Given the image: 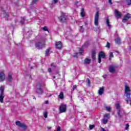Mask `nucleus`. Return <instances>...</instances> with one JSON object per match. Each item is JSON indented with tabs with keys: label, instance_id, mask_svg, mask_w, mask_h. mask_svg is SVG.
I'll use <instances>...</instances> for the list:
<instances>
[{
	"label": "nucleus",
	"instance_id": "obj_1",
	"mask_svg": "<svg viewBox=\"0 0 131 131\" xmlns=\"http://www.w3.org/2000/svg\"><path fill=\"white\" fill-rule=\"evenodd\" d=\"M16 125L19 127V130L21 131H25L26 129H27L28 126H27V125H26L24 123H21L20 121H17L15 122Z\"/></svg>",
	"mask_w": 131,
	"mask_h": 131
},
{
	"label": "nucleus",
	"instance_id": "obj_2",
	"mask_svg": "<svg viewBox=\"0 0 131 131\" xmlns=\"http://www.w3.org/2000/svg\"><path fill=\"white\" fill-rule=\"evenodd\" d=\"M125 94L127 99H130V89L129 87L126 85H125Z\"/></svg>",
	"mask_w": 131,
	"mask_h": 131
},
{
	"label": "nucleus",
	"instance_id": "obj_3",
	"mask_svg": "<svg viewBox=\"0 0 131 131\" xmlns=\"http://www.w3.org/2000/svg\"><path fill=\"white\" fill-rule=\"evenodd\" d=\"M100 15V12L99 11L96 12L95 17H94V24L96 26L99 25V16Z\"/></svg>",
	"mask_w": 131,
	"mask_h": 131
},
{
	"label": "nucleus",
	"instance_id": "obj_4",
	"mask_svg": "<svg viewBox=\"0 0 131 131\" xmlns=\"http://www.w3.org/2000/svg\"><path fill=\"white\" fill-rule=\"evenodd\" d=\"M36 93L37 94H42V89H41V83H37L36 85Z\"/></svg>",
	"mask_w": 131,
	"mask_h": 131
},
{
	"label": "nucleus",
	"instance_id": "obj_5",
	"mask_svg": "<svg viewBox=\"0 0 131 131\" xmlns=\"http://www.w3.org/2000/svg\"><path fill=\"white\" fill-rule=\"evenodd\" d=\"M67 108V105L64 103H61L59 106V111L61 113L66 112V109Z\"/></svg>",
	"mask_w": 131,
	"mask_h": 131
},
{
	"label": "nucleus",
	"instance_id": "obj_6",
	"mask_svg": "<svg viewBox=\"0 0 131 131\" xmlns=\"http://www.w3.org/2000/svg\"><path fill=\"white\" fill-rule=\"evenodd\" d=\"M105 57H106L105 53H104L103 51L100 52L98 54V63H101V62H102V58L104 59Z\"/></svg>",
	"mask_w": 131,
	"mask_h": 131
},
{
	"label": "nucleus",
	"instance_id": "obj_7",
	"mask_svg": "<svg viewBox=\"0 0 131 131\" xmlns=\"http://www.w3.org/2000/svg\"><path fill=\"white\" fill-rule=\"evenodd\" d=\"M45 46V42H38L35 44V47L38 50H42Z\"/></svg>",
	"mask_w": 131,
	"mask_h": 131
},
{
	"label": "nucleus",
	"instance_id": "obj_8",
	"mask_svg": "<svg viewBox=\"0 0 131 131\" xmlns=\"http://www.w3.org/2000/svg\"><path fill=\"white\" fill-rule=\"evenodd\" d=\"M131 18V14L129 13H127L124 16V17L122 19V22L123 23H125V22H127L129 19Z\"/></svg>",
	"mask_w": 131,
	"mask_h": 131
},
{
	"label": "nucleus",
	"instance_id": "obj_9",
	"mask_svg": "<svg viewBox=\"0 0 131 131\" xmlns=\"http://www.w3.org/2000/svg\"><path fill=\"white\" fill-rule=\"evenodd\" d=\"M59 19L60 22L64 23L66 22V21L67 20V16H66V15H65V14L62 13L61 14V16L60 17H59Z\"/></svg>",
	"mask_w": 131,
	"mask_h": 131
},
{
	"label": "nucleus",
	"instance_id": "obj_10",
	"mask_svg": "<svg viewBox=\"0 0 131 131\" xmlns=\"http://www.w3.org/2000/svg\"><path fill=\"white\" fill-rule=\"evenodd\" d=\"M116 68H117V67L112 64L110 66L108 70L110 72H111V73H114V72H115V69H116Z\"/></svg>",
	"mask_w": 131,
	"mask_h": 131
},
{
	"label": "nucleus",
	"instance_id": "obj_11",
	"mask_svg": "<svg viewBox=\"0 0 131 131\" xmlns=\"http://www.w3.org/2000/svg\"><path fill=\"white\" fill-rule=\"evenodd\" d=\"M118 116L119 118H121L123 115H124V111L123 110L120 109L118 110L117 111Z\"/></svg>",
	"mask_w": 131,
	"mask_h": 131
},
{
	"label": "nucleus",
	"instance_id": "obj_12",
	"mask_svg": "<svg viewBox=\"0 0 131 131\" xmlns=\"http://www.w3.org/2000/svg\"><path fill=\"white\" fill-rule=\"evenodd\" d=\"M109 114H106L104 118L102 119L103 124H106L108 122V116H109Z\"/></svg>",
	"mask_w": 131,
	"mask_h": 131
},
{
	"label": "nucleus",
	"instance_id": "obj_13",
	"mask_svg": "<svg viewBox=\"0 0 131 131\" xmlns=\"http://www.w3.org/2000/svg\"><path fill=\"white\" fill-rule=\"evenodd\" d=\"M115 15L117 18H121L122 14L117 9L115 10Z\"/></svg>",
	"mask_w": 131,
	"mask_h": 131
},
{
	"label": "nucleus",
	"instance_id": "obj_14",
	"mask_svg": "<svg viewBox=\"0 0 131 131\" xmlns=\"http://www.w3.org/2000/svg\"><path fill=\"white\" fill-rule=\"evenodd\" d=\"M6 79V75L3 72H0V81H4Z\"/></svg>",
	"mask_w": 131,
	"mask_h": 131
},
{
	"label": "nucleus",
	"instance_id": "obj_15",
	"mask_svg": "<svg viewBox=\"0 0 131 131\" xmlns=\"http://www.w3.org/2000/svg\"><path fill=\"white\" fill-rule=\"evenodd\" d=\"M55 48L56 49H61V48H62V42H56L55 43Z\"/></svg>",
	"mask_w": 131,
	"mask_h": 131
},
{
	"label": "nucleus",
	"instance_id": "obj_16",
	"mask_svg": "<svg viewBox=\"0 0 131 131\" xmlns=\"http://www.w3.org/2000/svg\"><path fill=\"white\" fill-rule=\"evenodd\" d=\"M104 91L105 89L104 88V87L100 88L99 90H98V94L99 95V96H102V95L104 94Z\"/></svg>",
	"mask_w": 131,
	"mask_h": 131
},
{
	"label": "nucleus",
	"instance_id": "obj_17",
	"mask_svg": "<svg viewBox=\"0 0 131 131\" xmlns=\"http://www.w3.org/2000/svg\"><path fill=\"white\" fill-rule=\"evenodd\" d=\"M7 79L10 82L13 81V77H12V73H9L8 75Z\"/></svg>",
	"mask_w": 131,
	"mask_h": 131
},
{
	"label": "nucleus",
	"instance_id": "obj_18",
	"mask_svg": "<svg viewBox=\"0 0 131 131\" xmlns=\"http://www.w3.org/2000/svg\"><path fill=\"white\" fill-rule=\"evenodd\" d=\"M96 52L95 50L92 51L91 56L93 60H96Z\"/></svg>",
	"mask_w": 131,
	"mask_h": 131
},
{
	"label": "nucleus",
	"instance_id": "obj_19",
	"mask_svg": "<svg viewBox=\"0 0 131 131\" xmlns=\"http://www.w3.org/2000/svg\"><path fill=\"white\" fill-rule=\"evenodd\" d=\"M106 24L109 29H110V28H111V25H110V22L109 21V17H106Z\"/></svg>",
	"mask_w": 131,
	"mask_h": 131
},
{
	"label": "nucleus",
	"instance_id": "obj_20",
	"mask_svg": "<svg viewBox=\"0 0 131 131\" xmlns=\"http://www.w3.org/2000/svg\"><path fill=\"white\" fill-rule=\"evenodd\" d=\"M58 98H59V99H60L61 100H63V99H64V94L63 93V92L60 93L58 96Z\"/></svg>",
	"mask_w": 131,
	"mask_h": 131
},
{
	"label": "nucleus",
	"instance_id": "obj_21",
	"mask_svg": "<svg viewBox=\"0 0 131 131\" xmlns=\"http://www.w3.org/2000/svg\"><path fill=\"white\" fill-rule=\"evenodd\" d=\"M115 42L116 43H117V45H120L121 43V41H120V37H117L116 39H115Z\"/></svg>",
	"mask_w": 131,
	"mask_h": 131
},
{
	"label": "nucleus",
	"instance_id": "obj_22",
	"mask_svg": "<svg viewBox=\"0 0 131 131\" xmlns=\"http://www.w3.org/2000/svg\"><path fill=\"white\" fill-rule=\"evenodd\" d=\"M4 95V94H1L0 95V102H1V103H4V98H5V96Z\"/></svg>",
	"mask_w": 131,
	"mask_h": 131
},
{
	"label": "nucleus",
	"instance_id": "obj_23",
	"mask_svg": "<svg viewBox=\"0 0 131 131\" xmlns=\"http://www.w3.org/2000/svg\"><path fill=\"white\" fill-rule=\"evenodd\" d=\"M84 63H85V64H90V63H91V59L90 58H85L84 60Z\"/></svg>",
	"mask_w": 131,
	"mask_h": 131
},
{
	"label": "nucleus",
	"instance_id": "obj_24",
	"mask_svg": "<svg viewBox=\"0 0 131 131\" xmlns=\"http://www.w3.org/2000/svg\"><path fill=\"white\" fill-rule=\"evenodd\" d=\"M81 16L84 17L85 16V13L84 12V9L82 8L81 10Z\"/></svg>",
	"mask_w": 131,
	"mask_h": 131
},
{
	"label": "nucleus",
	"instance_id": "obj_25",
	"mask_svg": "<svg viewBox=\"0 0 131 131\" xmlns=\"http://www.w3.org/2000/svg\"><path fill=\"white\" fill-rule=\"evenodd\" d=\"M26 18L25 17H21V19L20 20V23L22 25L25 23V20Z\"/></svg>",
	"mask_w": 131,
	"mask_h": 131
},
{
	"label": "nucleus",
	"instance_id": "obj_26",
	"mask_svg": "<svg viewBox=\"0 0 131 131\" xmlns=\"http://www.w3.org/2000/svg\"><path fill=\"white\" fill-rule=\"evenodd\" d=\"M86 82L87 83L88 86H91V81L90 80V79L87 78L86 80Z\"/></svg>",
	"mask_w": 131,
	"mask_h": 131
},
{
	"label": "nucleus",
	"instance_id": "obj_27",
	"mask_svg": "<svg viewBox=\"0 0 131 131\" xmlns=\"http://www.w3.org/2000/svg\"><path fill=\"white\" fill-rule=\"evenodd\" d=\"M5 90L4 86H2L0 88V91H1V94L3 95L4 94V91Z\"/></svg>",
	"mask_w": 131,
	"mask_h": 131
},
{
	"label": "nucleus",
	"instance_id": "obj_28",
	"mask_svg": "<svg viewBox=\"0 0 131 131\" xmlns=\"http://www.w3.org/2000/svg\"><path fill=\"white\" fill-rule=\"evenodd\" d=\"M45 55L50 56V49H48L45 51Z\"/></svg>",
	"mask_w": 131,
	"mask_h": 131
},
{
	"label": "nucleus",
	"instance_id": "obj_29",
	"mask_svg": "<svg viewBox=\"0 0 131 131\" xmlns=\"http://www.w3.org/2000/svg\"><path fill=\"white\" fill-rule=\"evenodd\" d=\"M89 46H90V42L89 41H86L83 46L82 47H84L85 48H87V47H89Z\"/></svg>",
	"mask_w": 131,
	"mask_h": 131
},
{
	"label": "nucleus",
	"instance_id": "obj_30",
	"mask_svg": "<svg viewBox=\"0 0 131 131\" xmlns=\"http://www.w3.org/2000/svg\"><path fill=\"white\" fill-rule=\"evenodd\" d=\"M116 108L117 110H120V105L119 104V103H117L116 104Z\"/></svg>",
	"mask_w": 131,
	"mask_h": 131
},
{
	"label": "nucleus",
	"instance_id": "obj_31",
	"mask_svg": "<svg viewBox=\"0 0 131 131\" xmlns=\"http://www.w3.org/2000/svg\"><path fill=\"white\" fill-rule=\"evenodd\" d=\"M43 117L45 118H48V112H45L43 113Z\"/></svg>",
	"mask_w": 131,
	"mask_h": 131
},
{
	"label": "nucleus",
	"instance_id": "obj_32",
	"mask_svg": "<svg viewBox=\"0 0 131 131\" xmlns=\"http://www.w3.org/2000/svg\"><path fill=\"white\" fill-rule=\"evenodd\" d=\"M126 3L128 6H130L131 5V0H126Z\"/></svg>",
	"mask_w": 131,
	"mask_h": 131
},
{
	"label": "nucleus",
	"instance_id": "obj_33",
	"mask_svg": "<svg viewBox=\"0 0 131 131\" xmlns=\"http://www.w3.org/2000/svg\"><path fill=\"white\" fill-rule=\"evenodd\" d=\"M79 54L80 55H82L83 54V48H81L79 50Z\"/></svg>",
	"mask_w": 131,
	"mask_h": 131
},
{
	"label": "nucleus",
	"instance_id": "obj_34",
	"mask_svg": "<svg viewBox=\"0 0 131 131\" xmlns=\"http://www.w3.org/2000/svg\"><path fill=\"white\" fill-rule=\"evenodd\" d=\"M106 48H107L108 49H110V47H111V44L109 42H107L106 43Z\"/></svg>",
	"mask_w": 131,
	"mask_h": 131
},
{
	"label": "nucleus",
	"instance_id": "obj_35",
	"mask_svg": "<svg viewBox=\"0 0 131 131\" xmlns=\"http://www.w3.org/2000/svg\"><path fill=\"white\" fill-rule=\"evenodd\" d=\"M114 57V55H113V52H110V60H111V58H113Z\"/></svg>",
	"mask_w": 131,
	"mask_h": 131
},
{
	"label": "nucleus",
	"instance_id": "obj_36",
	"mask_svg": "<svg viewBox=\"0 0 131 131\" xmlns=\"http://www.w3.org/2000/svg\"><path fill=\"white\" fill-rule=\"evenodd\" d=\"M43 30H44V31H48L49 32V30L48 29V27L47 26H45L44 27L42 28Z\"/></svg>",
	"mask_w": 131,
	"mask_h": 131
},
{
	"label": "nucleus",
	"instance_id": "obj_37",
	"mask_svg": "<svg viewBox=\"0 0 131 131\" xmlns=\"http://www.w3.org/2000/svg\"><path fill=\"white\" fill-rule=\"evenodd\" d=\"M105 108L106 109V111H108V112H110V111H111V107L109 106L105 107Z\"/></svg>",
	"mask_w": 131,
	"mask_h": 131
},
{
	"label": "nucleus",
	"instance_id": "obj_38",
	"mask_svg": "<svg viewBox=\"0 0 131 131\" xmlns=\"http://www.w3.org/2000/svg\"><path fill=\"white\" fill-rule=\"evenodd\" d=\"M51 66L53 68H57V65H55V64H54V63H51Z\"/></svg>",
	"mask_w": 131,
	"mask_h": 131
},
{
	"label": "nucleus",
	"instance_id": "obj_39",
	"mask_svg": "<svg viewBox=\"0 0 131 131\" xmlns=\"http://www.w3.org/2000/svg\"><path fill=\"white\" fill-rule=\"evenodd\" d=\"M4 16L6 17L7 18V17H9V15L8 14V13L7 12H4Z\"/></svg>",
	"mask_w": 131,
	"mask_h": 131
},
{
	"label": "nucleus",
	"instance_id": "obj_40",
	"mask_svg": "<svg viewBox=\"0 0 131 131\" xmlns=\"http://www.w3.org/2000/svg\"><path fill=\"white\" fill-rule=\"evenodd\" d=\"M89 127L90 129H93L95 127V125H90Z\"/></svg>",
	"mask_w": 131,
	"mask_h": 131
},
{
	"label": "nucleus",
	"instance_id": "obj_41",
	"mask_svg": "<svg viewBox=\"0 0 131 131\" xmlns=\"http://www.w3.org/2000/svg\"><path fill=\"white\" fill-rule=\"evenodd\" d=\"M128 127H129V125L128 124H126L125 125V129H128Z\"/></svg>",
	"mask_w": 131,
	"mask_h": 131
},
{
	"label": "nucleus",
	"instance_id": "obj_42",
	"mask_svg": "<svg viewBox=\"0 0 131 131\" xmlns=\"http://www.w3.org/2000/svg\"><path fill=\"white\" fill-rule=\"evenodd\" d=\"M58 3V0H53L52 4H57Z\"/></svg>",
	"mask_w": 131,
	"mask_h": 131
},
{
	"label": "nucleus",
	"instance_id": "obj_43",
	"mask_svg": "<svg viewBox=\"0 0 131 131\" xmlns=\"http://www.w3.org/2000/svg\"><path fill=\"white\" fill-rule=\"evenodd\" d=\"M93 29L94 30V31H97V30H99L98 28H95V27H93Z\"/></svg>",
	"mask_w": 131,
	"mask_h": 131
},
{
	"label": "nucleus",
	"instance_id": "obj_44",
	"mask_svg": "<svg viewBox=\"0 0 131 131\" xmlns=\"http://www.w3.org/2000/svg\"><path fill=\"white\" fill-rule=\"evenodd\" d=\"M61 130V127L60 126H58L57 127V131H60Z\"/></svg>",
	"mask_w": 131,
	"mask_h": 131
},
{
	"label": "nucleus",
	"instance_id": "obj_45",
	"mask_svg": "<svg viewBox=\"0 0 131 131\" xmlns=\"http://www.w3.org/2000/svg\"><path fill=\"white\" fill-rule=\"evenodd\" d=\"M80 28L81 29H82V32L83 31V30H84V29H83V26H80Z\"/></svg>",
	"mask_w": 131,
	"mask_h": 131
},
{
	"label": "nucleus",
	"instance_id": "obj_46",
	"mask_svg": "<svg viewBox=\"0 0 131 131\" xmlns=\"http://www.w3.org/2000/svg\"><path fill=\"white\" fill-rule=\"evenodd\" d=\"M38 0H33V4H36V2H37Z\"/></svg>",
	"mask_w": 131,
	"mask_h": 131
},
{
	"label": "nucleus",
	"instance_id": "obj_47",
	"mask_svg": "<svg viewBox=\"0 0 131 131\" xmlns=\"http://www.w3.org/2000/svg\"><path fill=\"white\" fill-rule=\"evenodd\" d=\"M108 3L110 4V5H112V0H108Z\"/></svg>",
	"mask_w": 131,
	"mask_h": 131
},
{
	"label": "nucleus",
	"instance_id": "obj_48",
	"mask_svg": "<svg viewBox=\"0 0 131 131\" xmlns=\"http://www.w3.org/2000/svg\"><path fill=\"white\" fill-rule=\"evenodd\" d=\"M48 72H52V69L51 68L48 69Z\"/></svg>",
	"mask_w": 131,
	"mask_h": 131
},
{
	"label": "nucleus",
	"instance_id": "obj_49",
	"mask_svg": "<svg viewBox=\"0 0 131 131\" xmlns=\"http://www.w3.org/2000/svg\"><path fill=\"white\" fill-rule=\"evenodd\" d=\"M73 90H75V89H76V85H74L73 87Z\"/></svg>",
	"mask_w": 131,
	"mask_h": 131
},
{
	"label": "nucleus",
	"instance_id": "obj_50",
	"mask_svg": "<svg viewBox=\"0 0 131 131\" xmlns=\"http://www.w3.org/2000/svg\"><path fill=\"white\" fill-rule=\"evenodd\" d=\"M101 130L102 131H106L104 128H101Z\"/></svg>",
	"mask_w": 131,
	"mask_h": 131
},
{
	"label": "nucleus",
	"instance_id": "obj_51",
	"mask_svg": "<svg viewBox=\"0 0 131 131\" xmlns=\"http://www.w3.org/2000/svg\"><path fill=\"white\" fill-rule=\"evenodd\" d=\"M45 104H49V101H46L45 102Z\"/></svg>",
	"mask_w": 131,
	"mask_h": 131
},
{
	"label": "nucleus",
	"instance_id": "obj_52",
	"mask_svg": "<svg viewBox=\"0 0 131 131\" xmlns=\"http://www.w3.org/2000/svg\"><path fill=\"white\" fill-rule=\"evenodd\" d=\"M115 52L117 53V54H119V51H116Z\"/></svg>",
	"mask_w": 131,
	"mask_h": 131
},
{
	"label": "nucleus",
	"instance_id": "obj_53",
	"mask_svg": "<svg viewBox=\"0 0 131 131\" xmlns=\"http://www.w3.org/2000/svg\"><path fill=\"white\" fill-rule=\"evenodd\" d=\"M126 102L127 104H128V100H127L126 101Z\"/></svg>",
	"mask_w": 131,
	"mask_h": 131
},
{
	"label": "nucleus",
	"instance_id": "obj_54",
	"mask_svg": "<svg viewBox=\"0 0 131 131\" xmlns=\"http://www.w3.org/2000/svg\"><path fill=\"white\" fill-rule=\"evenodd\" d=\"M53 78H56V76H53Z\"/></svg>",
	"mask_w": 131,
	"mask_h": 131
},
{
	"label": "nucleus",
	"instance_id": "obj_55",
	"mask_svg": "<svg viewBox=\"0 0 131 131\" xmlns=\"http://www.w3.org/2000/svg\"><path fill=\"white\" fill-rule=\"evenodd\" d=\"M103 77H104V78H105V77H106V75H103Z\"/></svg>",
	"mask_w": 131,
	"mask_h": 131
},
{
	"label": "nucleus",
	"instance_id": "obj_56",
	"mask_svg": "<svg viewBox=\"0 0 131 131\" xmlns=\"http://www.w3.org/2000/svg\"><path fill=\"white\" fill-rule=\"evenodd\" d=\"M42 72H45V71H43V70H42Z\"/></svg>",
	"mask_w": 131,
	"mask_h": 131
},
{
	"label": "nucleus",
	"instance_id": "obj_57",
	"mask_svg": "<svg viewBox=\"0 0 131 131\" xmlns=\"http://www.w3.org/2000/svg\"><path fill=\"white\" fill-rule=\"evenodd\" d=\"M33 99H35V97H34V98H33Z\"/></svg>",
	"mask_w": 131,
	"mask_h": 131
},
{
	"label": "nucleus",
	"instance_id": "obj_58",
	"mask_svg": "<svg viewBox=\"0 0 131 131\" xmlns=\"http://www.w3.org/2000/svg\"><path fill=\"white\" fill-rule=\"evenodd\" d=\"M77 2L76 3V5H77Z\"/></svg>",
	"mask_w": 131,
	"mask_h": 131
}]
</instances>
